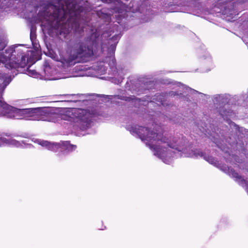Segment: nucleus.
<instances>
[{"label": "nucleus", "instance_id": "f257e3e1", "mask_svg": "<svg viewBox=\"0 0 248 248\" xmlns=\"http://www.w3.org/2000/svg\"><path fill=\"white\" fill-rule=\"evenodd\" d=\"M110 35L108 32H104L100 38L98 33L94 32L86 37L70 40L66 43L65 54L60 53L62 63L70 66L77 62H87L93 56L107 55L103 62L108 63L112 70L113 77L111 78V81L119 84L124 78L125 70L115 66L114 55L121 36L119 34H115L109 38Z\"/></svg>", "mask_w": 248, "mask_h": 248}, {"label": "nucleus", "instance_id": "f03ea898", "mask_svg": "<svg viewBox=\"0 0 248 248\" xmlns=\"http://www.w3.org/2000/svg\"><path fill=\"white\" fill-rule=\"evenodd\" d=\"M0 92V116L16 119H26L59 123L64 120L70 123L75 129L84 131L91 127L94 114L89 110L78 108H36L19 109L6 104Z\"/></svg>", "mask_w": 248, "mask_h": 248}, {"label": "nucleus", "instance_id": "7ed1b4c3", "mask_svg": "<svg viewBox=\"0 0 248 248\" xmlns=\"http://www.w3.org/2000/svg\"><path fill=\"white\" fill-rule=\"evenodd\" d=\"M43 3L41 9H46L45 15L48 16V26L59 29L61 34L69 33L73 25H70L72 17L86 11L81 5V0H50Z\"/></svg>", "mask_w": 248, "mask_h": 248}, {"label": "nucleus", "instance_id": "20e7f679", "mask_svg": "<svg viewBox=\"0 0 248 248\" xmlns=\"http://www.w3.org/2000/svg\"><path fill=\"white\" fill-rule=\"evenodd\" d=\"M5 43L0 39V51L5 47ZM22 45L12 46L0 53V92L9 84L13 78L21 70L27 63V55L21 48Z\"/></svg>", "mask_w": 248, "mask_h": 248}, {"label": "nucleus", "instance_id": "39448f33", "mask_svg": "<svg viewBox=\"0 0 248 248\" xmlns=\"http://www.w3.org/2000/svg\"><path fill=\"white\" fill-rule=\"evenodd\" d=\"M185 0L186 3L183 5L186 6V9L184 10V12L207 19H211L212 16H219L221 14L232 18L234 16L237 15V12L234 9L233 4L232 3L227 4V5L224 7V9H220L216 5L213 9L209 10L204 3L200 2L199 0Z\"/></svg>", "mask_w": 248, "mask_h": 248}, {"label": "nucleus", "instance_id": "423d86ee", "mask_svg": "<svg viewBox=\"0 0 248 248\" xmlns=\"http://www.w3.org/2000/svg\"><path fill=\"white\" fill-rule=\"evenodd\" d=\"M34 142L54 152L60 151L63 154L75 151L77 146L71 144L68 141L60 142H51L40 139H35Z\"/></svg>", "mask_w": 248, "mask_h": 248}, {"label": "nucleus", "instance_id": "0eeeda50", "mask_svg": "<svg viewBox=\"0 0 248 248\" xmlns=\"http://www.w3.org/2000/svg\"><path fill=\"white\" fill-rule=\"evenodd\" d=\"M88 14L86 12V14H81L80 15H78L76 16H74L72 17V19L71 20L70 25H73V27H72L69 32L67 34H64L63 33L61 34V28H59V29H55L54 28H51L50 26L48 27V29H54L57 31L58 32H59L60 34L62 36H63L65 39H68L67 36L70 33V31L73 30L76 32H80L81 31H83V24H86L88 22L89 20L87 18V16Z\"/></svg>", "mask_w": 248, "mask_h": 248}, {"label": "nucleus", "instance_id": "6e6552de", "mask_svg": "<svg viewBox=\"0 0 248 248\" xmlns=\"http://www.w3.org/2000/svg\"><path fill=\"white\" fill-rule=\"evenodd\" d=\"M88 14L86 12V14H81L80 15H78L76 16H74L72 17V19L71 20L70 25H73V27H72L69 32L67 34H64L63 33L61 34V28H59V29H55L54 28H51L50 26L48 27V29H54L57 31L58 32H59L60 34L62 36H63L65 39H68L67 36L70 33V31L73 30L76 32H80L81 31H83V24H86L88 22L89 20L87 18V16Z\"/></svg>", "mask_w": 248, "mask_h": 248}, {"label": "nucleus", "instance_id": "1a4fd4ad", "mask_svg": "<svg viewBox=\"0 0 248 248\" xmlns=\"http://www.w3.org/2000/svg\"><path fill=\"white\" fill-rule=\"evenodd\" d=\"M228 96L226 94H216L213 98L214 104L217 105V108L219 107V112L223 117L231 116L232 112L224 109V108L226 109L228 107L226 104L228 103Z\"/></svg>", "mask_w": 248, "mask_h": 248}, {"label": "nucleus", "instance_id": "9d476101", "mask_svg": "<svg viewBox=\"0 0 248 248\" xmlns=\"http://www.w3.org/2000/svg\"><path fill=\"white\" fill-rule=\"evenodd\" d=\"M221 170L228 174L231 177L235 179V180L243 187H245L248 193V182L243 179L239 174L236 172L232 169H220Z\"/></svg>", "mask_w": 248, "mask_h": 248}, {"label": "nucleus", "instance_id": "9b49d317", "mask_svg": "<svg viewBox=\"0 0 248 248\" xmlns=\"http://www.w3.org/2000/svg\"><path fill=\"white\" fill-rule=\"evenodd\" d=\"M23 144H24V142L23 141H19L15 139H7L4 137H0V146L10 145L16 147H23Z\"/></svg>", "mask_w": 248, "mask_h": 248}, {"label": "nucleus", "instance_id": "f8f14e48", "mask_svg": "<svg viewBox=\"0 0 248 248\" xmlns=\"http://www.w3.org/2000/svg\"><path fill=\"white\" fill-rule=\"evenodd\" d=\"M177 85L179 87V90L176 92L171 91L169 93L170 96H174L176 95H181L182 93H186V92H188L189 91L191 92L192 93L202 94V93H199L195 90L189 88L181 83H177Z\"/></svg>", "mask_w": 248, "mask_h": 248}, {"label": "nucleus", "instance_id": "ddd939ff", "mask_svg": "<svg viewBox=\"0 0 248 248\" xmlns=\"http://www.w3.org/2000/svg\"><path fill=\"white\" fill-rule=\"evenodd\" d=\"M44 70L45 74L47 76H52L55 73V70L50 64V60H45L44 63Z\"/></svg>", "mask_w": 248, "mask_h": 248}, {"label": "nucleus", "instance_id": "4468645a", "mask_svg": "<svg viewBox=\"0 0 248 248\" xmlns=\"http://www.w3.org/2000/svg\"><path fill=\"white\" fill-rule=\"evenodd\" d=\"M166 100V95L164 93L162 94H156L154 97L153 100L150 103L152 102H155L158 105H164L165 101Z\"/></svg>", "mask_w": 248, "mask_h": 248}, {"label": "nucleus", "instance_id": "2eb2a0df", "mask_svg": "<svg viewBox=\"0 0 248 248\" xmlns=\"http://www.w3.org/2000/svg\"><path fill=\"white\" fill-rule=\"evenodd\" d=\"M14 1H19L23 2L25 0H0V11L10 6Z\"/></svg>", "mask_w": 248, "mask_h": 248}, {"label": "nucleus", "instance_id": "dca6fc26", "mask_svg": "<svg viewBox=\"0 0 248 248\" xmlns=\"http://www.w3.org/2000/svg\"><path fill=\"white\" fill-rule=\"evenodd\" d=\"M106 97H108L109 99H111L112 100H115L118 99L127 101H130L131 100H133L134 99V98L132 97L126 96L123 95H117L115 96L107 95Z\"/></svg>", "mask_w": 248, "mask_h": 248}, {"label": "nucleus", "instance_id": "f3484780", "mask_svg": "<svg viewBox=\"0 0 248 248\" xmlns=\"http://www.w3.org/2000/svg\"><path fill=\"white\" fill-rule=\"evenodd\" d=\"M30 39L32 42V45L33 46V47L36 48H38V44L37 43L36 40L35 32L33 31L32 29L31 30Z\"/></svg>", "mask_w": 248, "mask_h": 248}, {"label": "nucleus", "instance_id": "a211bd4d", "mask_svg": "<svg viewBox=\"0 0 248 248\" xmlns=\"http://www.w3.org/2000/svg\"><path fill=\"white\" fill-rule=\"evenodd\" d=\"M78 94H64L62 96L64 97L65 99H67V101H74L76 102L78 100Z\"/></svg>", "mask_w": 248, "mask_h": 248}, {"label": "nucleus", "instance_id": "6ab92c4d", "mask_svg": "<svg viewBox=\"0 0 248 248\" xmlns=\"http://www.w3.org/2000/svg\"><path fill=\"white\" fill-rule=\"evenodd\" d=\"M27 74L32 77H35L37 75V72L35 70H30L29 68L27 69Z\"/></svg>", "mask_w": 248, "mask_h": 248}, {"label": "nucleus", "instance_id": "aec40b11", "mask_svg": "<svg viewBox=\"0 0 248 248\" xmlns=\"http://www.w3.org/2000/svg\"><path fill=\"white\" fill-rule=\"evenodd\" d=\"M197 127L198 128H199L200 130L202 132V133H205V132H206V129L204 128L203 127H202V126H200V125H197Z\"/></svg>", "mask_w": 248, "mask_h": 248}, {"label": "nucleus", "instance_id": "412c9836", "mask_svg": "<svg viewBox=\"0 0 248 248\" xmlns=\"http://www.w3.org/2000/svg\"><path fill=\"white\" fill-rule=\"evenodd\" d=\"M73 70H75V72H77V71H81L83 69H82V67H81V66H76V67H75V68L73 69Z\"/></svg>", "mask_w": 248, "mask_h": 248}, {"label": "nucleus", "instance_id": "4be33fe9", "mask_svg": "<svg viewBox=\"0 0 248 248\" xmlns=\"http://www.w3.org/2000/svg\"><path fill=\"white\" fill-rule=\"evenodd\" d=\"M109 15L110 14H105V16H104V17H106L107 19L108 20L110 19V16H109Z\"/></svg>", "mask_w": 248, "mask_h": 248}, {"label": "nucleus", "instance_id": "5701e85b", "mask_svg": "<svg viewBox=\"0 0 248 248\" xmlns=\"http://www.w3.org/2000/svg\"><path fill=\"white\" fill-rule=\"evenodd\" d=\"M82 76L81 74L78 73L77 74H74L72 76H73V77H79V76Z\"/></svg>", "mask_w": 248, "mask_h": 248}, {"label": "nucleus", "instance_id": "b1692460", "mask_svg": "<svg viewBox=\"0 0 248 248\" xmlns=\"http://www.w3.org/2000/svg\"><path fill=\"white\" fill-rule=\"evenodd\" d=\"M237 128H238V130L239 131H240V132H243V128H242V127H241V128H240V127H238V126H237Z\"/></svg>", "mask_w": 248, "mask_h": 248}, {"label": "nucleus", "instance_id": "393cba45", "mask_svg": "<svg viewBox=\"0 0 248 248\" xmlns=\"http://www.w3.org/2000/svg\"><path fill=\"white\" fill-rule=\"evenodd\" d=\"M116 12H118V13H122V12L121 11L120 9H117Z\"/></svg>", "mask_w": 248, "mask_h": 248}, {"label": "nucleus", "instance_id": "a878e982", "mask_svg": "<svg viewBox=\"0 0 248 248\" xmlns=\"http://www.w3.org/2000/svg\"><path fill=\"white\" fill-rule=\"evenodd\" d=\"M98 14V16L99 17H103L104 16H101L100 15V14H99V12L98 13V14Z\"/></svg>", "mask_w": 248, "mask_h": 248}]
</instances>
